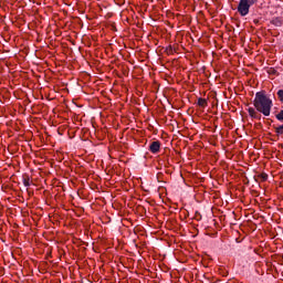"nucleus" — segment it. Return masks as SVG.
<instances>
[{
    "label": "nucleus",
    "instance_id": "obj_1",
    "mask_svg": "<svg viewBox=\"0 0 283 283\" xmlns=\"http://www.w3.org/2000/svg\"><path fill=\"white\" fill-rule=\"evenodd\" d=\"M253 105L256 112L263 114V116H271V107H273V101L264 92H258L254 97Z\"/></svg>",
    "mask_w": 283,
    "mask_h": 283
},
{
    "label": "nucleus",
    "instance_id": "obj_2",
    "mask_svg": "<svg viewBox=\"0 0 283 283\" xmlns=\"http://www.w3.org/2000/svg\"><path fill=\"white\" fill-rule=\"evenodd\" d=\"M256 0H240L238 6V12L241 17H247L249 14L250 8L255 3Z\"/></svg>",
    "mask_w": 283,
    "mask_h": 283
},
{
    "label": "nucleus",
    "instance_id": "obj_3",
    "mask_svg": "<svg viewBox=\"0 0 283 283\" xmlns=\"http://www.w3.org/2000/svg\"><path fill=\"white\" fill-rule=\"evenodd\" d=\"M150 151L153 154H158V151L160 150V143L159 142H153L150 144V147H149Z\"/></svg>",
    "mask_w": 283,
    "mask_h": 283
},
{
    "label": "nucleus",
    "instance_id": "obj_4",
    "mask_svg": "<svg viewBox=\"0 0 283 283\" xmlns=\"http://www.w3.org/2000/svg\"><path fill=\"white\" fill-rule=\"evenodd\" d=\"M249 115L251 116V118H259L260 115L255 112V108H248Z\"/></svg>",
    "mask_w": 283,
    "mask_h": 283
},
{
    "label": "nucleus",
    "instance_id": "obj_5",
    "mask_svg": "<svg viewBox=\"0 0 283 283\" xmlns=\"http://www.w3.org/2000/svg\"><path fill=\"white\" fill-rule=\"evenodd\" d=\"M198 105H200V107H205V105H207V99L199 98L198 99Z\"/></svg>",
    "mask_w": 283,
    "mask_h": 283
},
{
    "label": "nucleus",
    "instance_id": "obj_6",
    "mask_svg": "<svg viewBox=\"0 0 283 283\" xmlns=\"http://www.w3.org/2000/svg\"><path fill=\"white\" fill-rule=\"evenodd\" d=\"M275 132H276V134H279L280 136H282V135H283V125L277 126V127L275 128Z\"/></svg>",
    "mask_w": 283,
    "mask_h": 283
},
{
    "label": "nucleus",
    "instance_id": "obj_7",
    "mask_svg": "<svg viewBox=\"0 0 283 283\" xmlns=\"http://www.w3.org/2000/svg\"><path fill=\"white\" fill-rule=\"evenodd\" d=\"M277 120H283V111L276 115Z\"/></svg>",
    "mask_w": 283,
    "mask_h": 283
}]
</instances>
